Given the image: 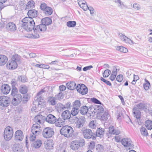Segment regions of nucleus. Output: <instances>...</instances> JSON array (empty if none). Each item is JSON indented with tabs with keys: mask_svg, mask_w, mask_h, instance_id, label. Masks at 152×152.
Wrapping results in <instances>:
<instances>
[{
	"mask_svg": "<svg viewBox=\"0 0 152 152\" xmlns=\"http://www.w3.org/2000/svg\"><path fill=\"white\" fill-rule=\"evenodd\" d=\"M95 123L96 122L94 121H91L89 124V127L92 129H95L96 127Z\"/></svg>",
	"mask_w": 152,
	"mask_h": 152,
	"instance_id": "53",
	"label": "nucleus"
},
{
	"mask_svg": "<svg viewBox=\"0 0 152 152\" xmlns=\"http://www.w3.org/2000/svg\"><path fill=\"white\" fill-rule=\"evenodd\" d=\"M10 102L9 97L4 96H0V106L6 107L9 105Z\"/></svg>",
	"mask_w": 152,
	"mask_h": 152,
	"instance_id": "8",
	"label": "nucleus"
},
{
	"mask_svg": "<svg viewBox=\"0 0 152 152\" xmlns=\"http://www.w3.org/2000/svg\"><path fill=\"white\" fill-rule=\"evenodd\" d=\"M116 48L117 50L123 53H126L128 51L126 48L122 46H117Z\"/></svg>",
	"mask_w": 152,
	"mask_h": 152,
	"instance_id": "41",
	"label": "nucleus"
},
{
	"mask_svg": "<svg viewBox=\"0 0 152 152\" xmlns=\"http://www.w3.org/2000/svg\"><path fill=\"white\" fill-rule=\"evenodd\" d=\"M27 87L25 85H21L19 88L20 92L23 94H26L27 92Z\"/></svg>",
	"mask_w": 152,
	"mask_h": 152,
	"instance_id": "37",
	"label": "nucleus"
},
{
	"mask_svg": "<svg viewBox=\"0 0 152 152\" xmlns=\"http://www.w3.org/2000/svg\"><path fill=\"white\" fill-rule=\"evenodd\" d=\"M111 74V71L109 69L105 70L103 73V76L104 77H107Z\"/></svg>",
	"mask_w": 152,
	"mask_h": 152,
	"instance_id": "49",
	"label": "nucleus"
},
{
	"mask_svg": "<svg viewBox=\"0 0 152 152\" xmlns=\"http://www.w3.org/2000/svg\"><path fill=\"white\" fill-rule=\"evenodd\" d=\"M40 8L43 12L47 16L51 15L53 12L52 9L48 6L45 3H42L40 6Z\"/></svg>",
	"mask_w": 152,
	"mask_h": 152,
	"instance_id": "6",
	"label": "nucleus"
},
{
	"mask_svg": "<svg viewBox=\"0 0 152 152\" xmlns=\"http://www.w3.org/2000/svg\"><path fill=\"white\" fill-rule=\"evenodd\" d=\"M35 2L34 1L31 0L29 1L27 3L26 5V9H30L31 8H33L35 6Z\"/></svg>",
	"mask_w": 152,
	"mask_h": 152,
	"instance_id": "40",
	"label": "nucleus"
},
{
	"mask_svg": "<svg viewBox=\"0 0 152 152\" xmlns=\"http://www.w3.org/2000/svg\"><path fill=\"white\" fill-rule=\"evenodd\" d=\"M115 141L117 142H119L121 141V137L120 136H117L115 137Z\"/></svg>",
	"mask_w": 152,
	"mask_h": 152,
	"instance_id": "63",
	"label": "nucleus"
},
{
	"mask_svg": "<svg viewBox=\"0 0 152 152\" xmlns=\"http://www.w3.org/2000/svg\"><path fill=\"white\" fill-rule=\"evenodd\" d=\"M39 103L37 101H35L33 102L32 107L31 109V111L33 113H37L40 109H39Z\"/></svg>",
	"mask_w": 152,
	"mask_h": 152,
	"instance_id": "21",
	"label": "nucleus"
},
{
	"mask_svg": "<svg viewBox=\"0 0 152 152\" xmlns=\"http://www.w3.org/2000/svg\"><path fill=\"white\" fill-rule=\"evenodd\" d=\"M80 146L78 144V142L73 141L71 143V148L73 150H76L78 149Z\"/></svg>",
	"mask_w": 152,
	"mask_h": 152,
	"instance_id": "39",
	"label": "nucleus"
},
{
	"mask_svg": "<svg viewBox=\"0 0 152 152\" xmlns=\"http://www.w3.org/2000/svg\"><path fill=\"white\" fill-rule=\"evenodd\" d=\"M55 125L58 127H61L64 125V121L61 118H58L57 120H56V121L55 123Z\"/></svg>",
	"mask_w": 152,
	"mask_h": 152,
	"instance_id": "31",
	"label": "nucleus"
},
{
	"mask_svg": "<svg viewBox=\"0 0 152 152\" xmlns=\"http://www.w3.org/2000/svg\"><path fill=\"white\" fill-rule=\"evenodd\" d=\"M121 142L122 145L125 147L130 148L133 146L132 142L130 138H123L121 140Z\"/></svg>",
	"mask_w": 152,
	"mask_h": 152,
	"instance_id": "15",
	"label": "nucleus"
},
{
	"mask_svg": "<svg viewBox=\"0 0 152 152\" xmlns=\"http://www.w3.org/2000/svg\"><path fill=\"white\" fill-rule=\"evenodd\" d=\"M15 139L18 141H22L24 137V135L22 131L20 130L16 131L15 133Z\"/></svg>",
	"mask_w": 152,
	"mask_h": 152,
	"instance_id": "12",
	"label": "nucleus"
},
{
	"mask_svg": "<svg viewBox=\"0 0 152 152\" xmlns=\"http://www.w3.org/2000/svg\"><path fill=\"white\" fill-rule=\"evenodd\" d=\"M66 85L68 88L70 90H73L75 88H77L76 85L75 83L73 81L67 83L66 84Z\"/></svg>",
	"mask_w": 152,
	"mask_h": 152,
	"instance_id": "28",
	"label": "nucleus"
},
{
	"mask_svg": "<svg viewBox=\"0 0 152 152\" xmlns=\"http://www.w3.org/2000/svg\"><path fill=\"white\" fill-rule=\"evenodd\" d=\"M140 132L141 134L144 136H147L148 134V132L144 127L141 128L140 129Z\"/></svg>",
	"mask_w": 152,
	"mask_h": 152,
	"instance_id": "44",
	"label": "nucleus"
},
{
	"mask_svg": "<svg viewBox=\"0 0 152 152\" xmlns=\"http://www.w3.org/2000/svg\"><path fill=\"white\" fill-rule=\"evenodd\" d=\"M56 119V117L51 114H49L46 118V121L51 124L55 123Z\"/></svg>",
	"mask_w": 152,
	"mask_h": 152,
	"instance_id": "20",
	"label": "nucleus"
},
{
	"mask_svg": "<svg viewBox=\"0 0 152 152\" xmlns=\"http://www.w3.org/2000/svg\"><path fill=\"white\" fill-rule=\"evenodd\" d=\"M8 58L5 56L0 55V66L4 65L7 62Z\"/></svg>",
	"mask_w": 152,
	"mask_h": 152,
	"instance_id": "26",
	"label": "nucleus"
},
{
	"mask_svg": "<svg viewBox=\"0 0 152 152\" xmlns=\"http://www.w3.org/2000/svg\"><path fill=\"white\" fill-rule=\"evenodd\" d=\"M114 2L117 4L118 7L121 9L127 8V6L121 0H114Z\"/></svg>",
	"mask_w": 152,
	"mask_h": 152,
	"instance_id": "25",
	"label": "nucleus"
},
{
	"mask_svg": "<svg viewBox=\"0 0 152 152\" xmlns=\"http://www.w3.org/2000/svg\"><path fill=\"white\" fill-rule=\"evenodd\" d=\"M11 89L10 87L7 84L3 85L1 88V91L2 93L4 94H7L10 92Z\"/></svg>",
	"mask_w": 152,
	"mask_h": 152,
	"instance_id": "16",
	"label": "nucleus"
},
{
	"mask_svg": "<svg viewBox=\"0 0 152 152\" xmlns=\"http://www.w3.org/2000/svg\"><path fill=\"white\" fill-rule=\"evenodd\" d=\"M80 105V101L79 100H76L73 103V107L79 109Z\"/></svg>",
	"mask_w": 152,
	"mask_h": 152,
	"instance_id": "45",
	"label": "nucleus"
},
{
	"mask_svg": "<svg viewBox=\"0 0 152 152\" xmlns=\"http://www.w3.org/2000/svg\"><path fill=\"white\" fill-rule=\"evenodd\" d=\"M74 131L71 126L66 125L62 127L60 130L61 134L67 138L72 137Z\"/></svg>",
	"mask_w": 152,
	"mask_h": 152,
	"instance_id": "3",
	"label": "nucleus"
},
{
	"mask_svg": "<svg viewBox=\"0 0 152 152\" xmlns=\"http://www.w3.org/2000/svg\"><path fill=\"white\" fill-rule=\"evenodd\" d=\"M96 149L98 152H101L103 149V147L102 145L98 144L96 146Z\"/></svg>",
	"mask_w": 152,
	"mask_h": 152,
	"instance_id": "55",
	"label": "nucleus"
},
{
	"mask_svg": "<svg viewBox=\"0 0 152 152\" xmlns=\"http://www.w3.org/2000/svg\"><path fill=\"white\" fill-rule=\"evenodd\" d=\"M133 112L134 114V117L137 119L140 118L141 113L140 111L137 110L136 107H134L133 109Z\"/></svg>",
	"mask_w": 152,
	"mask_h": 152,
	"instance_id": "33",
	"label": "nucleus"
},
{
	"mask_svg": "<svg viewBox=\"0 0 152 152\" xmlns=\"http://www.w3.org/2000/svg\"><path fill=\"white\" fill-rule=\"evenodd\" d=\"M76 122L75 123V127L77 128H80L83 126L84 123L85 122V118L83 116L80 117Z\"/></svg>",
	"mask_w": 152,
	"mask_h": 152,
	"instance_id": "13",
	"label": "nucleus"
},
{
	"mask_svg": "<svg viewBox=\"0 0 152 152\" xmlns=\"http://www.w3.org/2000/svg\"><path fill=\"white\" fill-rule=\"evenodd\" d=\"M93 67V66L91 65H90L84 67L83 68V70L84 71H86L90 69H91Z\"/></svg>",
	"mask_w": 152,
	"mask_h": 152,
	"instance_id": "62",
	"label": "nucleus"
},
{
	"mask_svg": "<svg viewBox=\"0 0 152 152\" xmlns=\"http://www.w3.org/2000/svg\"><path fill=\"white\" fill-rule=\"evenodd\" d=\"M92 102H94V103L98 104H101V102L98 100L97 99L95 98H93L92 99Z\"/></svg>",
	"mask_w": 152,
	"mask_h": 152,
	"instance_id": "64",
	"label": "nucleus"
},
{
	"mask_svg": "<svg viewBox=\"0 0 152 152\" xmlns=\"http://www.w3.org/2000/svg\"><path fill=\"white\" fill-rule=\"evenodd\" d=\"M118 36L119 38L122 41L126 43H128L131 45L134 44V43L132 40L128 38L124 34L119 33L118 34Z\"/></svg>",
	"mask_w": 152,
	"mask_h": 152,
	"instance_id": "10",
	"label": "nucleus"
},
{
	"mask_svg": "<svg viewBox=\"0 0 152 152\" xmlns=\"http://www.w3.org/2000/svg\"><path fill=\"white\" fill-rule=\"evenodd\" d=\"M22 97L20 94L13 96V99L12 100V103L14 105H17L19 104L22 101Z\"/></svg>",
	"mask_w": 152,
	"mask_h": 152,
	"instance_id": "11",
	"label": "nucleus"
},
{
	"mask_svg": "<svg viewBox=\"0 0 152 152\" xmlns=\"http://www.w3.org/2000/svg\"><path fill=\"white\" fill-rule=\"evenodd\" d=\"M137 107L141 110H144L146 112H148V109L146 107L145 104L140 103L136 105Z\"/></svg>",
	"mask_w": 152,
	"mask_h": 152,
	"instance_id": "32",
	"label": "nucleus"
},
{
	"mask_svg": "<svg viewBox=\"0 0 152 152\" xmlns=\"http://www.w3.org/2000/svg\"><path fill=\"white\" fill-rule=\"evenodd\" d=\"M78 144L80 147H82L85 145V140L83 139H80L79 142H78Z\"/></svg>",
	"mask_w": 152,
	"mask_h": 152,
	"instance_id": "56",
	"label": "nucleus"
},
{
	"mask_svg": "<svg viewBox=\"0 0 152 152\" xmlns=\"http://www.w3.org/2000/svg\"><path fill=\"white\" fill-rule=\"evenodd\" d=\"M109 115L107 112H104V114L101 116V119L103 121L107 120L108 119Z\"/></svg>",
	"mask_w": 152,
	"mask_h": 152,
	"instance_id": "51",
	"label": "nucleus"
},
{
	"mask_svg": "<svg viewBox=\"0 0 152 152\" xmlns=\"http://www.w3.org/2000/svg\"><path fill=\"white\" fill-rule=\"evenodd\" d=\"M42 116L37 115L35 116L34 118V121L36 123L35 124H37L39 126V128L40 129V126L39 125L41 123V120L42 119Z\"/></svg>",
	"mask_w": 152,
	"mask_h": 152,
	"instance_id": "29",
	"label": "nucleus"
},
{
	"mask_svg": "<svg viewBox=\"0 0 152 152\" xmlns=\"http://www.w3.org/2000/svg\"><path fill=\"white\" fill-rule=\"evenodd\" d=\"M17 92L18 90L17 88L13 86L12 88L11 95L12 96H14L15 95H17L18 94H17Z\"/></svg>",
	"mask_w": 152,
	"mask_h": 152,
	"instance_id": "52",
	"label": "nucleus"
},
{
	"mask_svg": "<svg viewBox=\"0 0 152 152\" xmlns=\"http://www.w3.org/2000/svg\"><path fill=\"white\" fill-rule=\"evenodd\" d=\"M145 126L148 129H152V121L148 120L145 121Z\"/></svg>",
	"mask_w": 152,
	"mask_h": 152,
	"instance_id": "43",
	"label": "nucleus"
},
{
	"mask_svg": "<svg viewBox=\"0 0 152 152\" xmlns=\"http://www.w3.org/2000/svg\"><path fill=\"white\" fill-rule=\"evenodd\" d=\"M19 79L20 80L21 82L24 83L27 81V77L25 76H20L19 77Z\"/></svg>",
	"mask_w": 152,
	"mask_h": 152,
	"instance_id": "54",
	"label": "nucleus"
},
{
	"mask_svg": "<svg viewBox=\"0 0 152 152\" xmlns=\"http://www.w3.org/2000/svg\"><path fill=\"white\" fill-rule=\"evenodd\" d=\"M42 23L46 26H48L51 24V19L49 18H45L42 20Z\"/></svg>",
	"mask_w": 152,
	"mask_h": 152,
	"instance_id": "30",
	"label": "nucleus"
},
{
	"mask_svg": "<svg viewBox=\"0 0 152 152\" xmlns=\"http://www.w3.org/2000/svg\"><path fill=\"white\" fill-rule=\"evenodd\" d=\"M22 26L23 29L27 31L34 30L35 23L33 18L26 17L22 20Z\"/></svg>",
	"mask_w": 152,
	"mask_h": 152,
	"instance_id": "1",
	"label": "nucleus"
},
{
	"mask_svg": "<svg viewBox=\"0 0 152 152\" xmlns=\"http://www.w3.org/2000/svg\"><path fill=\"white\" fill-rule=\"evenodd\" d=\"M123 77L121 75H119L116 77V80L117 81L120 83L123 80Z\"/></svg>",
	"mask_w": 152,
	"mask_h": 152,
	"instance_id": "57",
	"label": "nucleus"
},
{
	"mask_svg": "<svg viewBox=\"0 0 152 152\" xmlns=\"http://www.w3.org/2000/svg\"><path fill=\"white\" fill-rule=\"evenodd\" d=\"M61 116L64 120L69 119L71 117V113L68 110H65L62 113Z\"/></svg>",
	"mask_w": 152,
	"mask_h": 152,
	"instance_id": "23",
	"label": "nucleus"
},
{
	"mask_svg": "<svg viewBox=\"0 0 152 152\" xmlns=\"http://www.w3.org/2000/svg\"><path fill=\"white\" fill-rule=\"evenodd\" d=\"M109 131L110 134L116 135H118L120 133L119 130L115 129L114 126H111L109 127Z\"/></svg>",
	"mask_w": 152,
	"mask_h": 152,
	"instance_id": "27",
	"label": "nucleus"
},
{
	"mask_svg": "<svg viewBox=\"0 0 152 152\" xmlns=\"http://www.w3.org/2000/svg\"><path fill=\"white\" fill-rule=\"evenodd\" d=\"M104 132V129L102 128H99L97 129L96 131V136L101 137L103 136Z\"/></svg>",
	"mask_w": 152,
	"mask_h": 152,
	"instance_id": "35",
	"label": "nucleus"
},
{
	"mask_svg": "<svg viewBox=\"0 0 152 152\" xmlns=\"http://www.w3.org/2000/svg\"><path fill=\"white\" fill-rule=\"evenodd\" d=\"M55 109L59 113L62 111L64 110L63 104H58L56 106Z\"/></svg>",
	"mask_w": 152,
	"mask_h": 152,
	"instance_id": "42",
	"label": "nucleus"
},
{
	"mask_svg": "<svg viewBox=\"0 0 152 152\" xmlns=\"http://www.w3.org/2000/svg\"><path fill=\"white\" fill-rule=\"evenodd\" d=\"M47 29L46 26L42 23L41 24L35 26L34 28V31L36 32L42 31H46Z\"/></svg>",
	"mask_w": 152,
	"mask_h": 152,
	"instance_id": "18",
	"label": "nucleus"
},
{
	"mask_svg": "<svg viewBox=\"0 0 152 152\" xmlns=\"http://www.w3.org/2000/svg\"><path fill=\"white\" fill-rule=\"evenodd\" d=\"M100 80L101 81H102L103 82L106 83L109 86H111V84L109 81L106 80L105 79H104L102 77H101L100 78Z\"/></svg>",
	"mask_w": 152,
	"mask_h": 152,
	"instance_id": "60",
	"label": "nucleus"
},
{
	"mask_svg": "<svg viewBox=\"0 0 152 152\" xmlns=\"http://www.w3.org/2000/svg\"><path fill=\"white\" fill-rule=\"evenodd\" d=\"M37 12L35 10H29L28 12V17L35 18L37 16Z\"/></svg>",
	"mask_w": 152,
	"mask_h": 152,
	"instance_id": "24",
	"label": "nucleus"
},
{
	"mask_svg": "<svg viewBox=\"0 0 152 152\" xmlns=\"http://www.w3.org/2000/svg\"><path fill=\"white\" fill-rule=\"evenodd\" d=\"M12 149L14 152H23V151L22 146L18 144L14 145Z\"/></svg>",
	"mask_w": 152,
	"mask_h": 152,
	"instance_id": "22",
	"label": "nucleus"
},
{
	"mask_svg": "<svg viewBox=\"0 0 152 152\" xmlns=\"http://www.w3.org/2000/svg\"><path fill=\"white\" fill-rule=\"evenodd\" d=\"M54 134V132L53 129L49 127L44 129L42 132L43 136L46 138L51 137Z\"/></svg>",
	"mask_w": 152,
	"mask_h": 152,
	"instance_id": "7",
	"label": "nucleus"
},
{
	"mask_svg": "<svg viewBox=\"0 0 152 152\" xmlns=\"http://www.w3.org/2000/svg\"><path fill=\"white\" fill-rule=\"evenodd\" d=\"M83 134L84 137L86 139H90L92 136L91 130L89 129H86L83 131Z\"/></svg>",
	"mask_w": 152,
	"mask_h": 152,
	"instance_id": "17",
	"label": "nucleus"
},
{
	"mask_svg": "<svg viewBox=\"0 0 152 152\" xmlns=\"http://www.w3.org/2000/svg\"><path fill=\"white\" fill-rule=\"evenodd\" d=\"M79 111V109L73 107L71 111V114L73 116H75L78 114Z\"/></svg>",
	"mask_w": 152,
	"mask_h": 152,
	"instance_id": "48",
	"label": "nucleus"
},
{
	"mask_svg": "<svg viewBox=\"0 0 152 152\" xmlns=\"http://www.w3.org/2000/svg\"><path fill=\"white\" fill-rule=\"evenodd\" d=\"M27 37L35 39L39 38V35L37 34H30L28 35Z\"/></svg>",
	"mask_w": 152,
	"mask_h": 152,
	"instance_id": "50",
	"label": "nucleus"
},
{
	"mask_svg": "<svg viewBox=\"0 0 152 152\" xmlns=\"http://www.w3.org/2000/svg\"><path fill=\"white\" fill-rule=\"evenodd\" d=\"M40 129L37 124H34L31 128V132L32 134L31 135L29 139L31 141H34L36 138V136L38 135L40 132Z\"/></svg>",
	"mask_w": 152,
	"mask_h": 152,
	"instance_id": "4",
	"label": "nucleus"
},
{
	"mask_svg": "<svg viewBox=\"0 0 152 152\" xmlns=\"http://www.w3.org/2000/svg\"><path fill=\"white\" fill-rule=\"evenodd\" d=\"M145 83L143 85V87L145 90H148L150 86V84L149 82L146 79H145Z\"/></svg>",
	"mask_w": 152,
	"mask_h": 152,
	"instance_id": "46",
	"label": "nucleus"
},
{
	"mask_svg": "<svg viewBox=\"0 0 152 152\" xmlns=\"http://www.w3.org/2000/svg\"><path fill=\"white\" fill-rule=\"evenodd\" d=\"M76 22L75 21H69L67 23V26L69 27H72L76 26Z\"/></svg>",
	"mask_w": 152,
	"mask_h": 152,
	"instance_id": "47",
	"label": "nucleus"
},
{
	"mask_svg": "<svg viewBox=\"0 0 152 152\" xmlns=\"http://www.w3.org/2000/svg\"><path fill=\"white\" fill-rule=\"evenodd\" d=\"M49 103L52 105H55L56 104V99L53 96L49 97L48 98Z\"/></svg>",
	"mask_w": 152,
	"mask_h": 152,
	"instance_id": "36",
	"label": "nucleus"
},
{
	"mask_svg": "<svg viewBox=\"0 0 152 152\" xmlns=\"http://www.w3.org/2000/svg\"><path fill=\"white\" fill-rule=\"evenodd\" d=\"M13 134L12 128L9 126L7 127L4 129V137L6 141H9L12 138Z\"/></svg>",
	"mask_w": 152,
	"mask_h": 152,
	"instance_id": "5",
	"label": "nucleus"
},
{
	"mask_svg": "<svg viewBox=\"0 0 152 152\" xmlns=\"http://www.w3.org/2000/svg\"><path fill=\"white\" fill-rule=\"evenodd\" d=\"M42 144V142L41 140H38L33 143V145L34 148H37L41 146Z\"/></svg>",
	"mask_w": 152,
	"mask_h": 152,
	"instance_id": "38",
	"label": "nucleus"
},
{
	"mask_svg": "<svg viewBox=\"0 0 152 152\" xmlns=\"http://www.w3.org/2000/svg\"><path fill=\"white\" fill-rule=\"evenodd\" d=\"M77 90L82 95L86 94L88 92L87 87L83 84H79L77 86Z\"/></svg>",
	"mask_w": 152,
	"mask_h": 152,
	"instance_id": "9",
	"label": "nucleus"
},
{
	"mask_svg": "<svg viewBox=\"0 0 152 152\" xmlns=\"http://www.w3.org/2000/svg\"><path fill=\"white\" fill-rule=\"evenodd\" d=\"M88 111V107L86 106L82 107L79 110L80 113L83 115H85L87 114Z\"/></svg>",
	"mask_w": 152,
	"mask_h": 152,
	"instance_id": "34",
	"label": "nucleus"
},
{
	"mask_svg": "<svg viewBox=\"0 0 152 152\" xmlns=\"http://www.w3.org/2000/svg\"><path fill=\"white\" fill-rule=\"evenodd\" d=\"M95 146V143L93 141H91L88 145L89 148L90 149H92L94 148Z\"/></svg>",
	"mask_w": 152,
	"mask_h": 152,
	"instance_id": "58",
	"label": "nucleus"
},
{
	"mask_svg": "<svg viewBox=\"0 0 152 152\" xmlns=\"http://www.w3.org/2000/svg\"><path fill=\"white\" fill-rule=\"evenodd\" d=\"M80 7L85 11H86L88 8V6L86 4V3H84L83 4H82Z\"/></svg>",
	"mask_w": 152,
	"mask_h": 152,
	"instance_id": "61",
	"label": "nucleus"
},
{
	"mask_svg": "<svg viewBox=\"0 0 152 152\" xmlns=\"http://www.w3.org/2000/svg\"><path fill=\"white\" fill-rule=\"evenodd\" d=\"M54 143L53 141L51 139L45 141L44 142V146L47 149H50L53 148Z\"/></svg>",
	"mask_w": 152,
	"mask_h": 152,
	"instance_id": "19",
	"label": "nucleus"
},
{
	"mask_svg": "<svg viewBox=\"0 0 152 152\" xmlns=\"http://www.w3.org/2000/svg\"><path fill=\"white\" fill-rule=\"evenodd\" d=\"M20 56L17 54L13 56L12 60L9 61L7 63L6 65L7 68L10 70L15 69L18 66L17 62L20 61Z\"/></svg>",
	"mask_w": 152,
	"mask_h": 152,
	"instance_id": "2",
	"label": "nucleus"
},
{
	"mask_svg": "<svg viewBox=\"0 0 152 152\" xmlns=\"http://www.w3.org/2000/svg\"><path fill=\"white\" fill-rule=\"evenodd\" d=\"M6 28L7 30L10 32H14L17 29L16 24L13 22H10L7 23L6 25Z\"/></svg>",
	"mask_w": 152,
	"mask_h": 152,
	"instance_id": "14",
	"label": "nucleus"
},
{
	"mask_svg": "<svg viewBox=\"0 0 152 152\" xmlns=\"http://www.w3.org/2000/svg\"><path fill=\"white\" fill-rule=\"evenodd\" d=\"M133 8L135 10H139L141 9L140 5L137 3H134L133 4Z\"/></svg>",
	"mask_w": 152,
	"mask_h": 152,
	"instance_id": "59",
	"label": "nucleus"
}]
</instances>
